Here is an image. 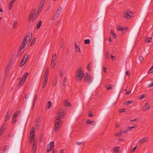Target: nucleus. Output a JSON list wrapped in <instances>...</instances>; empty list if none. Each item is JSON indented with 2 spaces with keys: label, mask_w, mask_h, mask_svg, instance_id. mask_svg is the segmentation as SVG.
<instances>
[{
  "label": "nucleus",
  "mask_w": 153,
  "mask_h": 153,
  "mask_svg": "<svg viewBox=\"0 0 153 153\" xmlns=\"http://www.w3.org/2000/svg\"><path fill=\"white\" fill-rule=\"evenodd\" d=\"M65 115V111L64 109H60L58 111V114L55 121V132H56L59 129L62 124V121L59 119L63 118Z\"/></svg>",
  "instance_id": "1"
},
{
  "label": "nucleus",
  "mask_w": 153,
  "mask_h": 153,
  "mask_svg": "<svg viewBox=\"0 0 153 153\" xmlns=\"http://www.w3.org/2000/svg\"><path fill=\"white\" fill-rule=\"evenodd\" d=\"M35 129L34 127L32 128L30 132V136L29 138V143L32 144L33 141L32 153H36V149L37 141L35 138Z\"/></svg>",
  "instance_id": "2"
},
{
  "label": "nucleus",
  "mask_w": 153,
  "mask_h": 153,
  "mask_svg": "<svg viewBox=\"0 0 153 153\" xmlns=\"http://www.w3.org/2000/svg\"><path fill=\"white\" fill-rule=\"evenodd\" d=\"M30 41V33H29L26 35L24 39L22 42V45L20 47L16 56L17 58H19L21 56L22 54L24 51V50H22L25 48L26 43L28 42L29 43Z\"/></svg>",
  "instance_id": "3"
},
{
  "label": "nucleus",
  "mask_w": 153,
  "mask_h": 153,
  "mask_svg": "<svg viewBox=\"0 0 153 153\" xmlns=\"http://www.w3.org/2000/svg\"><path fill=\"white\" fill-rule=\"evenodd\" d=\"M84 74V72L83 71L80 69H78L76 73V80L78 81H81L83 77Z\"/></svg>",
  "instance_id": "4"
},
{
  "label": "nucleus",
  "mask_w": 153,
  "mask_h": 153,
  "mask_svg": "<svg viewBox=\"0 0 153 153\" xmlns=\"http://www.w3.org/2000/svg\"><path fill=\"white\" fill-rule=\"evenodd\" d=\"M39 14V12L37 11H35L34 10H32L30 13L29 16V20L32 21L33 22L34 21L37 17Z\"/></svg>",
  "instance_id": "5"
},
{
  "label": "nucleus",
  "mask_w": 153,
  "mask_h": 153,
  "mask_svg": "<svg viewBox=\"0 0 153 153\" xmlns=\"http://www.w3.org/2000/svg\"><path fill=\"white\" fill-rule=\"evenodd\" d=\"M29 74L28 73L26 72L23 75L22 77L18 83V85L19 87L22 86L24 83Z\"/></svg>",
  "instance_id": "6"
},
{
  "label": "nucleus",
  "mask_w": 153,
  "mask_h": 153,
  "mask_svg": "<svg viewBox=\"0 0 153 153\" xmlns=\"http://www.w3.org/2000/svg\"><path fill=\"white\" fill-rule=\"evenodd\" d=\"M85 81L90 83L91 82L92 78L90 75L87 73L86 75L85 78Z\"/></svg>",
  "instance_id": "7"
},
{
  "label": "nucleus",
  "mask_w": 153,
  "mask_h": 153,
  "mask_svg": "<svg viewBox=\"0 0 153 153\" xmlns=\"http://www.w3.org/2000/svg\"><path fill=\"white\" fill-rule=\"evenodd\" d=\"M148 139L149 137H146L140 139L138 141V143L140 144L145 143L148 141Z\"/></svg>",
  "instance_id": "8"
},
{
  "label": "nucleus",
  "mask_w": 153,
  "mask_h": 153,
  "mask_svg": "<svg viewBox=\"0 0 153 153\" xmlns=\"http://www.w3.org/2000/svg\"><path fill=\"white\" fill-rule=\"evenodd\" d=\"M49 145H48V146ZM50 145V148H49L48 147L47 149V152L48 153L50 151L52 150L54 146V143L53 142L51 141V142L49 144Z\"/></svg>",
  "instance_id": "9"
},
{
  "label": "nucleus",
  "mask_w": 153,
  "mask_h": 153,
  "mask_svg": "<svg viewBox=\"0 0 153 153\" xmlns=\"http://www.w3.org/2000/svg\"><path fill=\"white\" fill-rule=\"evenodd\" d=\"M11 113L12 111H8L7 112V114L4 119L5 121H7L9 119L10 117V115L11 114Z\"/></svg>",
  "instance_id": "10"
},
{
  "label": "nucleus",
  "mask_w": 153,
  "mask_h": 153,
  "mask_svg": "<svg viewBox=\"0 0 153 153\" xmlns=\"http://www.w3.org/2000/svg\"><path fill=\"white\" fill-rule=\"evenodd\" d=\"M75 47V51L78 52L80 53L81 50L80 48L77 45L76 42H75L74 43Z\"/></svg>",
  "instance_id": "11"
},
{
  "label": "nucleus",
  "mask_w": 153,
  "mask_h": 153,
  "mask_svg": "<svg viewBox=\"0 0 153 153\" xmlns=\"http://www.w3.org/2000/svg\"><path fill=\"white\" fill-rule=\"evenodd\" d=\"M49 73V71L48 68H47L45 70L44 75V79L47 80L48 75Z\"/></svg>",
  "instance_id": "12"
},
{
  "label": "nucleus",
  "mask_w": 153,
  "mask_h": 153,
  "mask_svg": "<svg viewBox=\"0 0 153 153\" xmlns=\"http://www.w3.org/2000/svg\"><path fill=\"white\" fill-rule=\"evenodd\" d=\"M62 8L61 7H59L57 10L56 11L54 14L59 16V15L61 11Z\"/></svg>",
  "instance_id": "13"
},
{
  "label": "nucleus",
  "mask_w": 153,
  "mask_h": 153,
  "mask_svg": "<svg viewBox=\"0 0 153 153\" xmlns=\"http://www.w3.org/2000/svg\"><path fill=\"white\" fill-rule=\"evenodd\" d=\"M56 53H54L52 56L51 62H55L56 59Z\"/></svg>",
  "instance_id": "14"
},
{
  "label": "nucleus",
  "mask_w": 153,
  "mask_h": 153,
  "mask_svg": "<svg viewBox=\"0 0 153 153\" xmlns=\"http://www.w3.org/2000/svg\"><path fill=\"white\" fill-rule=\"evenodd\" d=\"M147 102H146L145 103V105L144 106V109H143V110L146 111L149 109L150 108V106L147 104Z\"/></svg>",
  "instance_id": "15"
},
{
  "label": "nucleus",
  "mask_w": 153,
  "mask_h": 153,
  "mask_svg": "<svg viewBox=\"0 0 153 153\" xmlns=\"http://www.w3.org/2000/svg\"><path fill=\"white\" fill-rule=\"evenodd\" d=\"M21 113V111H16L14 113L13 116L15 117H18Z\"/></svg>",
  "instance_id": "16"
},
{
  "label": "nucleus",
  "mask_w": 153,
  "mask_h": 153,
  "mask_svg": "<svg viewBox=\"0 0 153 153\" xmlns=\"http://www.w3.org/2000/svg\"><path fill=\"white\" fill-rule=\"evenodd\" d=\"M120 146H116L114 147V152L115 153H118L120 152Z\"/></svg>",
  "instance_id": "17"
},
{
  "label": "nucleus",
  "mask_w": 153,
  "mask_h": 153,
  "mask_svg": "<svg viewBox=\"0 0 153 153\" xmlns=\"http://www.w3.org/2000/svg\"><path fill=\"white\" fill-rule=\"evenodd\" d=\"M95 122L94 121H91L90 120H88L87 122V124H91V125L94 126L95 124Z\"/></svg>",
  "instance_id": "18"
},
{
  "label": "nucleus",
  "mask_w": 153,
  "mask_h": 153,
  "mask_svg": "<svg viewBox=\"0 0 153 153\" xmlns=\"http://www.w3.org/2000/svg\"><path fill=\"white\" fill-rule=\"evenodd\" d=\"M125 17L127 18L128 19H129L131 17V16L127 10L126 11V12L125 13Z\"/></svg>",
  "instance_id": "19"
},
{
  "label": "nucleus",
  "mask_w": 153,
  "mask_h": 153,
  "mask_svg": "<svg viewBox=\"0 0 153 153\" xmlns=\"http://www.w3.org/2000/svg\"><path fill=\"white\" fill-rule=\"evenodd\" d=\"M16 0H12L10 1L9 3V9H11L12 8V7L13 4L14 2L16 1Z\"/></svg>",
  "instance_id": "20"
},
{
  "label": "nucleus",
  "mask_w": 153,
  "mask_h": 153,
  "mask_svg": "<svg viewBox=\"0 0 153 153\" xmlns=\"http://www.w3.org/2000/svg\"><path fill=\"white\" fill-rule=\"evenodd\" d=\"M17 121V120L16 117H13L11 121V123L12 124H15Z\"/></svg>",
  "instance_id": "21"
},
{
  "label": "nucleus",
  "mask_w": 153,
  "mask_h": 153,
  "mask_svg": "<svg viewBox=\"0 0 153 153\" xmlns=\"http://www.w3.org/2000/svg\"><path fill=\"white\" fill-rule=\"evenodd\" d=\"M29 57V55L26 54L23 56L22 59L23 60L25 61L26 62L28 59Z\"/></svg>",
  "instance_id": "22"
},
{
  "label": "nucleus",
  "mask_w": 153,
  "mask_h": 153,
  "mask_svg": "<svg viewBox=\"0 0 153 153\" xmlns=\"http://www.w3.org/2000/svg\"><path fill=\"white\" fill-rule=\"evenodd\" d=\"M110 33L113 36V37L114 38L116 39L117 37V35L116 33H114L113 30H111L110 31Z\"/></svg>",
  "instance_id": "23"
},
{
  "label": "nucleus",
  "mask_w": 153,
  "mask_h": 153,
  "mask_svg": "<svg viewBox=\"0 0 153 153\" xmlns=\"http://www.w3.org/2000/svg\"><path fill=\"white\" fill-rule=\"evenodd\" d=\"M42 24V21H40L37 24L36 28L37 29L39 28L41 26V25Z\"/></svg>",
  "instance_id": "24"
},
{
  "label": "nucleus",
  "mask_w": 153,
  "mask_h": 153,
  "mask_svg": "<svg viewBox=\"0 0 153 153\" xmlns=\"http://www.w3.org/2000/svg\"><path fill=\"white\" fill-rule=\"evenodd\" d=\"M92 65V62H90L87 67V69L89 71H90V69L91 68V65Z\"/></svg>",
  "instance_id": "25"
},
{
  "label": "nucleus",
  "mask_w": 153,
  "mask_h": 153,
  "mask_svg": "<svg viewBox=\"0 0 153 153\" xmlns=\"http://www.w3.org/2000/svg\"><path fill=\"white\" fill-rule=\"evenodd\" d=\"M64 105L65 106L67 107H69L71 105L70 103L68 102L67 100L65 101Z\"/></svg>",
  "instance_id": "26"
},
{
  "label": "nucleus",
  "mask_w": 153,
  "mask_h": 153,
  "mask_svg": "<svg viewBox=\"0 0 153 153\" xmlns=\"http://www.w3.org/2000/svg\"><path fill=\"white\" fill-rule=\"evenodd\" d=\"M59 16L54 14L52 17V20H56Z\"/></svg>",
  "instance_id": "27"
},
{
  "label": "nucleus",
  "mask_w": 153,
  "mask_h": 153,
  "mask_svg": "<svg viewBox=\"0 0 153 153\" xmlns=\"http://www.w3.org/2000/svg\"><path fill=\"white\" fill-rule=\"evenodd\" d=\"M85 44H89L90 43V41L89 39H85L84 40Z\"/></svg>",
  "instance_id": "28"
},
{
  "label": "nucleus",
  "mask_w": 153,
  "mask_h": 153,
  "mask_svg": "<svg viewBox=\"0 0 153 153\" xmlns=\"http://www.w3.org/2000/svg\"><path fill=\"white\" fill-rule=\"evenodd\" d=\"M123 134V132L122 131H120L119 133H116L115 134V136L117 137H119L120 136Z\"/></svg>",
  "instance_id": "29"
},
{
  "label": "nucleus",
  "mask_w": 153,
  "mask_h": 153,
  "mask_svg": "<svg viewBox=\"0 0 153 153\" xmlns=\"http://www.w3.org/2000/svg\"><path fill=\"white\" fill-rule=\"evenodd\" d=\"M47 82V80L44 79V80L43 83V85H42V87L43 88H44L45 86H46Z\"/></svg>",
  "instance_id": "30"
},
{
  "label": "nucleus",
  "mask_w": 153,
  "mask_h": 153,
  "mask_svg": "<svg viewBox=\"0 0 153 153\" xmlns=\"http://www.w3.org/2000/svg\"><path fill=\"white\" fill-rule=\"evenodd\" d=\"M114 87V85H111L108 87L106 86L107 89V90H110L112 89Z\"/></svg>",
  "instance_id": "31"
},
{
  "label": "nucleus",
  "mask_w": 153,
  "mask_h": 153,
  "mask_svg": "<svg viewBox=\"0 0 153 153\" xmlns=\"http://www.w3.org/2000/svg\"><path fill=\"white\" fill-rule=\"evenodd\" d=\"M43 6H42V5H40V4L39 5V7L37 9L38 11L37 12H38L39 13V12H40L41 11V10Z\"/></svg>",
  "instance_id": "32"
},
{
  "label": "nucleus",
  "mask_w": 153,
  "mask_h": 153,
  "mask_svg": "<svg viewBox=\"0 0 153 153\" xmlns=\"http://www.w3.org/2000/svg\"><path fill=\"white\" fill-rule=\"evenodd\" d=\"M117 30L119 31H122L123 30H125V29H124V27H121L120 26L118 27H117Z\"/></svg>",
  "instance_id": "33"
},
{
  "label": "nucleus",
  "mask_w": 153,
  "mask_h": 153,
  "mask_svg": "<svg viewBox=\"0 0 153 153\" xmlns=\"http://www.w3.org/2000/svg\"><path fill=\"white\" fill-rule=\"evenodd\" d=\"M139 59L140 61L141 62H142L144 61L143 57L142 56H139Z\"/></svg>",
  "instance_id": "34"
},
{
  "label": "nucleus",
  "mask_w": 153,
  "mask_h": 153,
  "mask_svg": "<svg viewBox=\"0 0 153 153\" xmlns=\"http://www.w3.org/2000/svg\"><path fill=\"white\" fill-rule=\"evenodd\" d=\"M152 39L151 38H148L146 40V42H150L152 41Z\"/></svg>",
  "instance_id": "35"
},
{
  "label": "nucleus",
  "mask_w": 153,
  "mask_h": 153,
  "mask_svg": "<svg viewBox=\"0 0 153 153\" xmlns=\"http://www.w3.org/2000/svg\"><path fill=\"white\" fill-rule=\"evenodd\" d=\"M6 124L5 123H4L1 128L5 130L6 128Z\"/></svg>",
  "instance_id": "36"
},
{
  "label": "nucleus",
  "mask_w": 153,
  "mask_h": 153,
  "mask_svg": "<svg viewBox=\"0 0 153 153\" xmlns=\"http://www.w3.org/2000/svg\"><path fill=\"white\" fill-rule=\"evenodd\" d=\"M51 106V102L50 101H48L47 104V108L48 109H49Z\"/></svg>",
  "instance_id": "37"
},
{
  "label": "nucleus",
  "mask_w": 153,
  "mask_h": 153,
  "mask_svg": "<svg viewBox=\"0 0 153 153\" xmlns=\"http://www.w3.org/2000/svg\"><path fill=\"white\" fill-rule=\"evenodd\" d=\"M17 24V21H14L13 24V27L14 29H16L17 28L16 26Z\"/></svg>",
  "instance_id": "38"
},
{
  "label": "nucleus",
  "mask_w": 153,
  "mask_h": 153,
  "mask_svg": "<svg viewBox=\"0 0 153 153\" xmlns=\"http://www.w3.org/2000/svg\"><path fill=\"white\" fill-rule=\"evenodd\" d=\"M60 22H61V19H60L58 21H57L56 22H55V25L56 26H58L59 25V23Z\"/></svg>",
  "instance_id": "39"
},
{
  "label": "nucleus",
  "mask_w": 153,
  "mask_h": 153,
  "mask_svg": "<svg viewBox=\"0 0 153 153\" xmlns=\"http://www.w3.org/2000/svg\"><path fill=\"white\" fill-rule=\"evenodd\" d=\"M136 127V125H134L132 126L129 127L128 128V129L130 130L133 128H135Z\"/></svg>",
  "instance_id": "40"
},
{
  "label": "nucleus",
  "mask_w": 153,
  "mask_h": 153,
  "mask_svg": "<svg viewBox=\"0 0 153 153\" xmlns=\"http://www.w3.org/2000/svg\"><path fill=\"white\" fill-rule=\"evenodd\" d=\"M56 65L55 62H51V66L52 68H54Z\"/></svg>",
  "instance_id": "41"
},
{
  "label": "nucleus",
  "mask_w": 153,
  "mask_h": 153,
  "mask_svg": "<svg viewBox=\"0 0 153 153\" xmlns=\"http://www.w3.org/2000/svg\"><path fill=\"white\" fill-rule=\"evenodd\" d=\"M35 126L37 127L36 128H39L40 127V125L39 123H35Z\"/></svg>",
  "instance_id": "42"
},
{
  "label": "nucleus",
  "mask_w": 153,
  "mask_h": 153,
  "mask_svg": "<svg viewBox=\"0 0 153 153\" xmlns=\"http://www.w3.org/2000/svg\"><path fill=\"white\" fill-rule=\"evenodd\" d=\"M45 0H42L40 5L43 6L45 2Z\"/></svg>",
  "instance_id": "43"
},
{
  "label": "nucleus",
  "mask_w": 153,
  "mask_h": 153,
  "mask_svg": "<svg viewBox=\"0 0 153 153\" xmlns=\"http://www.w3.org/2000/svg\"><path fill=\"white\" fill-rule=\"evenodd\" d=\"M36 42V38L33 39L32 41V42L31 43V45H33Z\"/></svg>",
  "instance_id": "44"
},
{
  "label": "nucleus",
  "mask_w": 153,
  "mask_h": 153,
  "mask_svg": "<svg viewBox=\"0 0 153 153\" xmlns=\"http://www.w3.org/2000/svg\"><path fill=\"white\" fill-rule=\"evenodd\" d=\"M66 80H63L62 82V87H63V86H64L66 83Z\"/></svg>",
  "instance_id": "45"
},
{
  "label": "nucleus",
  "mask_w": 153,
  "mask_h": 153,
  "mask_svg": "<svg viewBox=\"0 0 153 153\" xmlns=\"http://www.w3.org/2000/svg\"><path fill=\"white\" fill-rule=\"evenodd\" d=\"M125 110H126V109L125 108H123V109H121L120 110V112L121 113L124 112H125Z\"/></svg>",
  "instance_id": "46"
},
{
  "label": "nucleus",
  "mask_w": 153,
  "mask_h": 153,
  "mask_svg": "<svg viewBox=\"0 0 153 153\" xmlns=\"http://www.w3.org/2000/svg\"><path fill=\"white\" fill-rule=\"evenodd\" d=\"M133 102L132 101H128L126 102V104L129 105Z\"/></svg>",
  "instance_id": "47"
},
{
  "label": "nucleus",
  "mask_w": 153,
  "mask_h": 153,
  "mask_svg": "<svg viewBox=\"0 0 153 153\" xmlns=\"http://www.w3.org/2000/svg\"><path fill=\"white\" fill-rule=\"evenodd\" d=\"M76 144L78 145H81V143L83 144H85V143L83 142H76Z\"/></svg>",
  "instance_id": "48"
},
{
  "label": "nucleus",
  "mask_w": 153,
  "mask_h": 153,
  "mask_svg": "<svg viewBox=\"0 0 153 153\" xmlns=\"http://www.w3.org/2000/svg\"><path fill=\"white\" fill-rule=\"evenodd\" d=\"M152 69H151V68H150V69L148 71V74H149L151 73H152L153 71V70Z\"/></svg>",
  "instance_id": "49"
},
{
  "label": "nucleus",
  "mask_w": 153,
  "mask_h": 153,
  "mask_svg": "<svg viewBox=\"0 0 153 153\" xmlns=\"http://www.w3.org/2000/svg\"><path fill=\"white\" fill-rule=\"evenodd\" d=\"M145 96V94L140 95L139 97L140 99V100L142 99Z\"/></svg>",
  "instance_id": "50"
},
{
  "label": "nucleus",
  "mask_w": 153,
  "mask_h": 153,
  "mask_svg": "<svg viewBox=\"0 0 153 153\" xmlns=\"http://www.w3.org/2000/svg\"><path fill=\"white\" fill-rule=\"evenodd\" d=\"M148 87H153V82L150 83Z\"/></svg>",
  "instance_id": "51"
},
{
  "label": "nucleus",
  "mask_w": 153,
  "mask_h": 153,
  "mask_svg": "<svg viewBox=\"0 0 153 153\" xmlns=\"http://www.w3.org/2000/svg\"><path fill=\"white\" fill-rule=\"evenodd\" d=\"M25 61L23 60L22 59L21 63L22 64V65H23L25 64Z\"/></svg>",
  "instance_id": "52"
},
{
  "label": "nucleus",
  "mask_w": 153,
  "mask_h": 153,
  "mask_svg": "<svg viewBox=\"0 0 153 153\" xmlns=\"http://www.w3.org/2000/svg\"><path fill=\"white\" fill-rule=\"evenodd\" d=\"M59 74L60 76H61L62 75V70H60L59 73Z\"/></svg>",
  "instance_id": "53"
},
{
  "label": "nucleus",
  "mask_w": 153,
  "mask_h": 153,
  "mask_svg": "<svg viewBox=\"0 0 153 153\" xmlns=\"http://www.w3.org/2000/svg\"><path fill=\"white\" fill-rule=\"evenodd\" d=\"M37 96L36 95L34 97V99H33V102L35 103V101L37 99Z\"/></svg>",
  "instance_id": "54"
},
{
  "label": "nucleus",
  "mask_w": 153,
  "mask_h": 153,
  "mask_svg": "<svg viewBox=\"0 0 153 153\" xmlns=\"http://www.w3.org/2000/svg\"><path fill=\"white\" fill-rule=\"evenodd\" d=\"M126 75L128 76H129L130 75V73H129V72L128 71H126Z\"/></svg>",
  "instance_id": "55"
},
{
  "label": "nucleus",
  "mask_w": 153,
  "mask_h": 153,
  "mask_svg": "<svg viewBox=\"0 0 153 153\" xmlns=\"http://www.w3.org/2000/svg\"><path fill=\"white\" fill-rule=\"evenodd\" d=\"M128 12L129 13V14L130 15H132L133 14V12L132 11H130L129 10H127Z\"/></svg>",
  "instance_id": "56"
},
{
  "label": "nucleus",
  "mask_w": 153,
  "mask_h": 153,
  "mask_svg": "<svg viewBox=\"0 0 153 153\" xmlns=\"http://www.w3.org/2000/svg\"><path fill=\"white\" fill-rule=\"evenodd\" d=\"M137 146H136L135 147H134V148L131 150V152H134L135 150L136 149V148H137Z\"/></svg>",
  "instance_id": "57"
},
{
  "label": "nucleus",
  "mask_w": 153,
  "mask_h": 153,
  "mask_svg": "<svg viewBox=\"0 0 153 153\" xmlns=\"http://www.w3.org/2000/svg\"><path fill=\"white\" fill-rule=\"evenodd\" d=\"M63 43L62 42H61V44L60 47V48H62L63 47Z\"/></svg>",
  "instance_id": "58"
},
{
  "label": "nucleus",
  "mask_w": 153,
  "mask_h": 153,
  "mask_svg": "<svg viewBox=\"0 0 153 153\" xmlns=\"http://www.w3.org/2000/svg\"><path fill=\"white\" fill-rule=\"evenodd\" d=\"M103 69L105 72H106V68L105 67H103Z\"/></svg>",
  "instance_id": "59"
},
{
  "label": "nucleus",
  "mask_w": 153,
  "mask_h": 153,
  "mask_svg": "<svg viewBox=\"0 0 153 153\" xmlns=\"http://www.w3.org/2000/svg\"><path fill=\"white\" fill-rule=\"evenodd\" d=\"M8 147L7 146H6L5 148H4V149L3 150V151L4 150H7L8 149Z\"/></svg>",
  "instance_id": "60"
},
{
  "label": "nucleus",
  "mask_w": 153,
  "mask_h": 153,
  "mask_svg": "<svg viewBox=\"0 0 153 153\" xmlns=\"http://www.w3.org/2000/svg\"><path fill=\"white\" fill-rule=\"evenodd\" d=\"M57 151V150L56 149H54L53 152L52 153H54L55 152H56Z\"/></svg>",
  "instance_id": "61"
},
{
  "label": "nucleus",
  "mask_w": 153,
  "mask_h": 153,
  "mask_svg": "<svg viewBox=\"0 0 153 153\" xmlns=\"http://www.w3.org/2000/svg\"><path fill=\"white\" fill-rule=\"evenodd\" d=\"M93 115V114L92 113H90L88 114V117H91Z\"/></svg>",
  "instance_id": "62"
},
{
  "label": "nucleus",
  "mask_w": 153,
  "mask_h": 153,
  "mask_svg": "<svg viewBox=\"0 0 153 153\" xmlns=\"http://www.w3.org/2000/svg\"><path fill=\"white\" fill-rule=\"evenodd\" d=\"M4 131H5L4 130L1 128H0V132H1L2 133H3L4 132Z\"/></svg>",
  "instance_id": "63"
},
{
  "label": "nucleus",
  "mask_w": 153,
  "mask_h": 153,
  "mask_svg": "<svg viewBox=\"0 0 153 153\" xmlns=\"http://www.w3.org/2000/svg\"><path fill=\"white\" fill-rule=\"evenodd\" d=\"M128 131V130H126L123 131V132H122L123 133H127Z\"/></svg>",
  "instance_id": "64"
}]
</instances>
